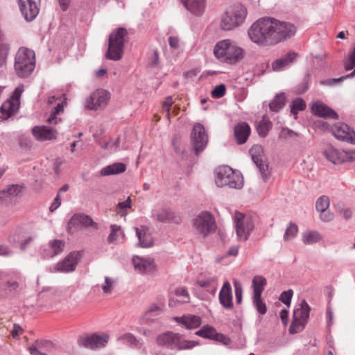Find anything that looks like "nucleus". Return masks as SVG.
I'll return each instance as SVG.
<instances>
[{
	"label": "nucleus",
	"mask_w": 355,
	"mask_h": 355,
	"mask_svg": "<svg viewBox=\"0 0 355 355\" xmlns=\"http://www.w3.org/2000/svg\"><path fill=\"white\" fill-rule=\"evenodd\" d=\"M354 76H355V68H354V70L352 73H349V74H347L346 76H341V77H340L338 78L331 79V80H329V82L331 84H335V83H340V82L343 81L345 79L351 78H353Z\"/></svg>",
	"instance_id": "58"
},
{
	"label": "nucleus",
	"mask_w": 355,
	"mask_h": 355,
	"mask_svg": "<svg viewBox=\"0 0 355 355\" xmlns=\"http://www.w3.org/2000/svg\"><path fill=\"white\" fill-rule=\"evenodd\" d=\"M110 98V93L103 89L93 92L86 100V107L89 110H98L107 105Z\"/></svg>",
	"instance_id": "13"
},
{
	"label": "nucleus",
	"mask_w": 355,
	"mask_h": 355,
	"mask_svg": "<svg viewBox=\"0 0 355 355\" xmlns=\"http://www.w3.org/2000/svg\"><path fill=\"white\" fill-rule=\"evenodd\" d=\"M175 293L177 296H180L183 297V302H189V292L185 287H178L175 290Z\"/></svg>",
	"instance_id": "53"
},
{
	"label": "nucleus",
	"mask_w": 355,
	"mask_h": 355,
	"mask_svg": "<svg viewBox=\"0 0 355 355\" xmlns=\"http://www.w3.org/2000/svg\"><path fill=\"white\" fill-rule=\"evenodd\" d=\"M24 188V184L8 185L4 189L0 191V200L8 201L13 198H19L22 196Z\"/></svg>",
	"instance_id": "23"
},
{
	"label": "nucleus",
	"mask_w": 355,
	"mask_h": 355,
	"mask_svg": "<svg viewBox=\"0 0 355 355\" xmlns=\"http://www.w3.org/2000/svg\"><path fill=\"white\" fill-rule=\"evenodd\" d=\"M126 170V166L125 164L121 162H116L112 164L108 165L105 167H103L101 171L100 174L101 176H107L112 175H116L121 173H123Z\"/></svg>",
	"instance_id": "33"
},
{
	"label": "nucleus",
	"mask_w": 355,
	"mask_h": 355,
	"mask_svg": "<svg viewBox=\"0 0 355 355\" xmlns=\"http://www.w3.org/2000/svg\"><path fill=\"white\" fill-rule=\"evenodd\" d=\"M64 110L63 105L62 103H58L53 109L51 115L47 119V121L50 123H57L58 121H60V119H58L56 117L57 114H59L60 113L62 112Z\"/></svg>",
	"instance_id": "48"
},
{
	"label": "nucleus",
	"mask_w": 355,
	"mask_h": 355,
	"mask_svg": "<svg viewBox=\"0 0 355 355\" xmlns=\"http://www.w3.org/2000/svg\"><path fill=\"white\" fill-rule=\"evenodd\" d=\"M331 131L337 139L355 144V132L347 124L335 123L331 126Z\"/></svg>",
	"instance_id": "15"
},
{
	"label": "nucleus",
	"mask_w": 355,
	"mask_h": 355,
	"mask_svg": "<svg viewBox=\"0 0 355 355\" xmlns=\"http://www.w3.org/2000/svg\"><path fill=\"white\" fill-rule=\"evenodd\" d=\"M131 208V200L130 198L128 197L127 200L123 202H121L117 205V213L121 216H126V209Z\"/></svg>",
	"instance_id": "49"
},
{
	"label": "nucleus",
	"mask_w": 355,
	"mask_h": 355,
	"mask_svg": "<svg viewBox=\"0 0 355 355\" xmlns=\"http://www.w3.org/2000/svg\"><path fill=\"white\" fill-rule=\"evenodd\" d=\"M252 159L259 168L263 181L266 182L270 176L268 166L263 159V150L259 145L253 146L250 150Z\"/></svg>",
	"instance_id": "14"
},
{
	"label": "nucleus",
	"mask_w": 355,
	"mask_h": 355,
	"mask_svg": "<svg viewBox=\"0 0 355 355\" xmlns=\"http://www.w3.org/2000/svg\"><path fill=\"white\" fill-rule=\"evenodd\" d=\"M297 225L294 223H290L284 235V240L288 241L289 239H293L297 235Z\"/></svg>",
	"instance_id": "44"
},
{
	"label": "nucleus",
	"mask_w": 355,
	"mask_h": 355,
	"mask_svg": "<svg viewBox=\"0 0 355 355\" xmlns=\"http://www.w3.org/2000/svg\"><path fill=\"white\" fill-rule=\"evenodd\" d=\"M306 108V103L302 98H297L293 100L291 104V112L297 115L299 111H302Z\"/></svg>",
	"instance_id": "43"
},
{
	"label": "nucleus",
	"mask_w": 355,
	"mask_h": 355,
	"mask_svg": "<svg viewBox=\"0 0 355 355\" xmlns=\"http://www.w3.org/2000/svg\"><path fill=\"white\" fill-rule=\"evenodd\" d=\"M321 239L320 234L316 231L306 232L302 234V241L306 245L317 243L320 241Z\"/></svg>",
	"instance_id": "40"
},
{
	"label": "nucleus",
	"mask_w": 355,
	"mask_h": 355,
	"mask_svg": "<svg viewBox=\"0 0 355 355\" xmlns=\"http://www.w3.org/2000/svg\"><path fill=\"white\" fill-rule=\"evenodd\" d=\"M272 128V123L269 120H261L257 127L259 135L261 137H266Z\"/></svg>",
	"instance_id": "41"
},
{
	"label": "nucleus",
	"mask_w": 355,
	"mask_h": 355,
	"mask_svg": "<svg viewBox=\"0 0 355 355\" xmlns=\"http://www.w3.org/2000/svg\"><path fill=\"white\" fill-rule=\"evenodd\" d=\"M114 280L110 277H105V284L102 285L103 291L105 293H110L112 289Z\"/></svg>",
	"instance_id": "55"
},
{
	"label": "nucleus",
	"mask_w": 355,
	"mask_h": 355,
	"mask_svg": "<svg viewBox=\"0 0 355 355\" xmlns=\"http://www.w3.org/2000/svg\"><path fill=\"white\" fill-rule=\"evenodd\" d=\"M297 58V53L289 51L280 58L274 60L271 63V68L274 71H281L288 68Z\"/></svg>",
	"instance_id": "21"
},
{
	"label": "nucleus",
	"mask_w": 355,
	"mask_h": 355,
	"mask_svg": "<svg viewBox=\"0 0 355 355\" xmlns=\"http://www.w3.org/2000/svg\"><path fill=\"white\" fill-rule=\"evenodd\" d=\"M234 219L237 237L240 240L245 241L254 229V223L251 217L236 211Z\"/></svg>",
	"instance_id": "11"
},
{
	"label": "nucleus",
	"mask_w": 355,
	"mask_h": 355,
	"mask_svg": "<svg viewBox=\"0 0 355 355\" xmlns=\"http://www.w3.org/2000/svg\"><path fill=\"white\" fill-rule=\"evenodd\" d=\"M219 302L226 309H232L233 308L232 287L227 281L225 282L220 291Z\"/></svg>",
	"instance_id": "29"
},
{
	"label": "nucleus",
	"mask_w": 355,
	"mask_h": 355,
	"mask_svg": "<svg viewBox=\"0 0 355 355\" xmlns=\"http://www.w3.org/2000/svg\"><path fill=\"white\" fill-rule=\"evenodd\" d=\"M355 67V46L349 58L344 62V68L345 71L352 70Z\"/></svg>",
	"instance_id": "50"
},
{
	"label": "nucleus",
	"mask_w": 355,
	"mask_h": 355,
	"mask_svg": "<svg viewBox=\"0 0 355 355\" xmlns=\"http://www.w3.org/2000/svg\"><path fill=\"white\" fill-rule=\"evenodd\" d=\"M32 133L38 141L51 140L56 137L57 131L46 125L35 126L32 129Z\"/></svg>",
	"instance_id": "26"
},
{
	"label": "nucleus",
	"mask_w": 355,
	"mask_h": 355,
	"mask_svg": "<svg viewBox=\"0 0 355 355\" xmlns=\"http://www.w3.org/2000/svg\"><path fill=\"white\" fill-rule=\"evenodd\" d=\"M214 53L217 58H224L228 64H236L244 58V50L229 39L221 40L214 46Z\"/></svg>",
	"instance_id": "2"
},
{
	"label": "nucleus",
	"mask_w": 355,
	"mask_h": 355,
	"mask_svg": "<svg viewBox=\"0 0 355 355\" xmlns=\"http://www.w3.org/2000/svg\"><path fill=\"white\" fill-rule=\"evenodd\" d=\"M293 295V291L289 289L286 291H283L279 297V300L285 305L289 306L291 302V298Z\"/></svg>",
	"instance_id": "51"
},
{
	"label": "nucleus",
	"mask_w": 355,
	"mask_h": 355,
	"mask_svg": "<svg viewBox=\"0 0 355 355\" xmlns=\"http://www.w3.org/2000/svg\"><path fill=\"white\" fill-rule=\"evenodd\" d=\"M252 283L254 296H261L262 292L267 284L266 279L263 276L256 275L253 277Z\"/></svg>",
	"instance_id": "38"
},
{
	"label": "nucleus",
	"mask_w": 355,
	"mask_h": 355,
	"mask_svg": "<svg viewBox=\"0 0 355 355\" xmlns=\"http://www.w3.org/2000/svg\"><path fill=\"white\" fill-rule=\"evenodd\" d=\"M253 304L259 314L264 315L266 313L267 307L261 296H253Z\"/></svg>",
	"instance_id": "46"
},
{
	"label": "nucleus",
	"mask_w": 355,
	"mask_h": 355,
	"mask_svg": "<svg viewBox=\"0 0 355 355\" xmlns=\"http://www.w3.org/2000/svg\"><path fill=\"white\" fill-rule=\"evenodd\" d=\"M136 235L139 240V245L141 248H149L153 244V240L149 229L146 226L135 227Z\"/></svg>",
	"instance_id": "31"
},
{
	"label": "nucleus",
	"mask_w": 355,
	"mask_h": 355,
	"mask_svg": "<svg viewBox=\"0 0 355 355\" xmlns=\"http://www.w3.org/2000/svg\"><path fill=\"white\" fill-rule=\"evenodd\" d=\"M247 15V9L242 4H236L230 7L221 16L220 28L230 31L240 26Z\"/></svg>",
	"instance_id": "6"
},
{
	"label": "nucleus",
	"mask_w": 355,
	"mask_h": 355,
	"mask_svg": "<svg viewBox=\"0 0 355 355\" xmlns=\"http://www.w3.org/2000/svg\"><path fill=\"white\" fill-rule=\"evenodd\" d=\"M251 129L246 122H239L234 128V136L237 144H245L249 138Z\"/></svg>",
	"instance_id": "25"
},
{
	"label": "nucleus",
	"mask_w": 355,
	"mask_h": 355,
	"mask_svg": "<svg viewBox=\"0 0 355 355\" xmlns=\"http://www.w3.org/2000/svg\"><path fill=\"white\" fill-rule=\"evenodd\" d=\"M295 33V26L290 22L264 17L254 22L248 34L252 42L268 46L276 45L293 37Z\"/></svg>",
	"instance_id": "1"
},
{
	"label": "nucleus",
	"mask_w": 355,
	"mask_h": 355,
	"mask_svg": "<svg viewBox=\"0 0 355 355\" xmlns=\"http://www.w3.org/2000/svg\"><path fill=\"white\" fill-rule=\"evenodd\" d=\"M340 213L346 220L351 218L352 215V211L349 209H342L340 211Z\"/></svg>",
	"instance_id": "63"
},
{
	"label": "nucleus",
	"mask_w": 355,
	"mask_h": 355,
	"mask_svg": "<svg viewBox=\"0 0 355 355\" xmlns=\"http://www.w3.org/2000/svg\"><path fill=\"white\" fill-rule=\"evenodd\" d=\"M310 306L304 300L293 311V320L289 327V333L297 334L302 331L309 317Z\"/></svg>",
	"instance_id": "10"
},
{
	"label": "nucleus",
	"mask_w": 355,
	"mask_h": 355,
	"mask_svg": "<svg viewBox=\"0 0 355 355\" xmlns=\"http://www.w3.org/2000/svg\"><path fill=\"white\" fill-rule=\"evenodd\" d=\"M175 320L189 329H196L201 324V318L199 316L193 315L175 318Z\"/></svg>",
	"instance_id": "32"
},
{
	"label": "nucleus",
	"mask_w": 355,
	"mask_h": 355,
	"mask_svg": "<svg viewBox=\"0 0 355 355\" xmlns=\"http://www.w3.org/2000/svg\"><path fill=\"white\" fill-rule=\"evenodd\" d=\"M226 89L223 84L217 85L211 92V96L214 98H219L225 94Z\"/></svg>",
	"instance_id": "52"
},
{
	"label": "nucleus",
	"mask_w": 355,
	"mask_h": 355,
	"mask_svg": "<svg viewBox=\"0 0 355 355\" xmlns=\"http://www.w3.org/2000/svg\"><path fill=\"white\" fill-rule=\"evenodd\" d=\"M23 329L17 324H15L13 329L12 331V336L14 338H18V336L22 333Z\"/></svg>",
	"instance_id": "62"
},
{
	"label": "nucleus",
	"mask_w": 355,
	"mask_h": 355,
	"mask_svg": "<svg viewBox=\"0 0 355 355\" xmlns=\"http://www.w3.org/2000/svg\"><path fill=\"white\" fill-rule=\"evenodd\" d=\"M12 254L11 250L7 247L4 245L0 246V255L1 256H9Z\"/></svg>",
	"instance_id": "64"
},
{
	"label": "nucleus",
	"mask_w": 355,
	"mask_h": 355,
	"mask_svg": "<svg viewBox=\"0 0 355 355\" xmlns=\"http://www.w3.org/2000/svg\"><path fill=\"white\" fill-rule=\"evenodd\" d=\"M234 291L236 303L240 304L242 302L243 290L241 285L234 280Z\"/></svg>",
	"instance_id": "54"
},
{
	"label": "nucleus",
	"mask_w": 355,
	"mask_h": 355,
	"mask_svg": "<svg viewBox=\"0 0 355 355\" xmlns=\"http://www.w3.org/2000/svg\"><path fill=\"white\" fill-rule=\"evenodd\" d=\"M286 97L284 93L277 94L269 104L270 110L272 112H278L285 105Z\"/></svg>",
	"instance_id": "39"
},
{
	"label": "nucleus",
	"mask_w": 355,
	"mask_h": 355,
	"mask_svg": "<svg viewBox=\"0 0 355 355\" xmlns=\"http://www.w3.org/2000/svg\"><path fill=\"white\" fill-rule=\"evenodd\" d=\"M157 220L162 222H171L173 221L175 223L180 222V218L178 216H175L174 213L168 209H162L157 214Z\"/></svg>",
	"instance_id": "37"
},
{
	"label": "nucleus",
	"mask_w": 355,
	"mask_h": 355,
	"mask_svg": "<svg viewBox=\"0 0 355 355\" xmlns=\"http://www.w3.org/2000/svg\"><path fill=\"white\" fill-rule=\"evenodd\" d=\"M119 340L128 345L132 346V347H136L138 345L139 342L135 338V336L130 333L125 334L124 335L121 336Z\"/></svg>",
	"instance_id": "45"
},
{
	"label": "nucleus",
	"mask_w": 355,
	"mask_h": 355,
	"mask_svg": "<svg viewBox=\"0 0 355 355\" xmlns=\"http://www.w3.org/2000/svg\"><path fill=\"white\" fill-rule=\"evenodd\" d=\"M61 205V199L60 197L59 193L57 194L54 200L51 205L49 207V210L51 212H53L55 209H57Z\"/></svg>",
	"instance_id": "60"
},
{
	"label": "nucleus",
	"mask_w": 355,
	"mask_h": 355,
	"mask_svg": "<svg viewBox=\"0 0 355 355\" xmlns=\"http://www.w3.org/2000/svg\"><path fill=\"white\" fill-rule=\"evenodd\" d=\"M40 1V0H17L19 10L26 21H33L38 15V3Z\"/></svg>",
	"instance_id": "16"
},
{
	"label": "nucleus",
	"mask_w": 355,
	"mask_h": 355,
	"mask_svg": "<svg viewBox=\"0 0 355 355\" xmlns=\"http://www.w3.org/2000/svg\"><path fill=\"white\" fill-rule=\"evenodd\" d=\"M53 349V344L49 340H37L28 347L32 355H47Z\"/></svg>",
	"instance_id": "28"
},
{
	"label": "nucleus",
	"mask_w": 355,
	"mask_h": 355,
	"mask_svg": "<svg viewBox=\"0 0 355 355\" xmlns=\"http://www.w3.org/2000/svg\"><path fill=\"white\" fill-rule=\"evenodd\" d=\"M161 309L156 304L151 305L140 319L142 324H148L155 320V318L160 313Z\"/></svg>",
	"instance_id": "34"
},
{
	"label": "nucleus",
	"mask_w": 355,
	"mask_h": 355,
	"mask_svg": "<svg viewBox=\"0 0 355 355\" xmlns=\"http://www.w3.org/2000/svg\"><path fill=\"white\" fill-rule=\"evenodd\" d=\"M320 218L324 222H329L333 219L334 215L328 210L325 209L324 211H320Z\"/></svg>",
	"instance_id": "59"
},
{
	"label": "nucleus",
	"mask_w": 355,
	"mask_h": 355,
	"mask_svg": "<svg viewBox=\"0 0 355 355\" xmlns=\"http://www.w3.org/2000/svg\"><path fill=\"white\" fill-rule=\"evenodd\" d=\"M65 243L62 240L54 239L49 241L48 248L42 250V255L45 259L53 258L61 254L64 249Z\"/></svg>",
	"instance_id": "24"
},
{
	"label": "nucleus",
	"mask_w": 355,
	"mask_h": 355,
	"mask_svg": "<svg viewBox=\"0 0 355 355\" xmlns=\"http://www.w3.org/2000/svg\"><path fill=\"white\" fill-rule=\"evenodd\" d=\"M108 338V336L107 335L99 336L97 334H93L90 336L80 339L78 343L80 345L85 347L95 349L104 347L107 343Z\"/></svg>",
	"instance_id": "20"
},
{
	"label": "nucleus",
	"mask_w": 355,
	"mask_h": 355,
	"mask_svg": "<svg viewBox=\"0 0 355 355\" xmlns=\"http://www.w3.org/2000/svg\"><path fill=\"white\" fill-rule=\"evenodd\" d=\"M80 253L72 252L69 253L62 261L55 266V270L60 272H70L75 270L80 260Z\"/></svg>",
	"instance_id": "17"
},
{
	"label": "nucleus",
	"mask_w": 355,
	"mask_h": 355,
	"mask_svg": "<svg viewBox=\"0 0 355 355\" xmlns=\"http://www.w3.org/2000/svg\"><path fill=\"white\" fill-rule=\"evenodd\" d=\"M329 207V199L326 196L320 197L315 203V208L318 212L328 209Z\"/></svg>",
	"instance_id": "47"
},
{
	"label": "nucleus",
	"mask_w": 355,
	"mask_h": 355,
	"mask_svg": "<svg viewBox=\"0 0 355 355\" xmlns=\"http://www.w3.org/2000/svg\"><path fill=\"white\" fill-rule=\"evenodd\" d=\"M168 44L170 46L175 50L178 49L180 47V41L177 37H170L168 38Z\"/></svg>",
	"instance_id": "61"
},
{
	"label": "nucleus",
	"mask_w": 355,
	"mask_h": 355,
	"mask_svg": "<svg viewBox=\"0 0 355 355\" xmlns=\"http://www.w3.org/2000/svg\"><path fill=\"white\" fill-rule=\"evenodd\" d=\"M96 225L92 218L87 215L77 214H74L69 220L67 228L69 231H72L78 227H87Z\"/></svg>",
	"instance_id": "22"
},
{
	"label": "nucleus",
	"mask_w": 355,
	"mask_h": 355,
	"mask_svg": "<svg viewBox=\"0 0 355 355\" xmlns=\"http://www.w3.org/2000/svg\"><path fill=\"white\" fill-rule=\"evenodd\" d=\"M24 92L23 86H19L15 88V91L13 92L11 101H15V102L19 103V99L21 96V94Z\"/></svg>",
	"instance_id": "57"
},
{
	"label": "nucleus",
	"mask_w": 355,
	"mask_h": 355,
	"mask_svg": "<svg viewBox=\"0 0 355 355\" xmlns=\"http://www.w3.org/2000/svg\"><path fill=\"white\" fill-rule=\"evenodd\" d=\"M188 11L196 16H201L205 10V0H180Z\"/></svg>",
	"instance_id": "30"
},
{
	"label": "nucleus",
	"mask_w": 355,
	"mask_h": 355,
	"mask_svg": "<svg viewBox=\"0 0 355 355\" xmlns=\"http://www.w3.org/2000/svg\"><path fill=\"white\" fill-rule=\"evenodd\" d=\"M311 110L315 115L320 117L331 118L334 119L338 118V114L334 110L320 101L313 103Z\"/></svg>",
	"instance_id": "27"
},
{
	"label": "nucleus",
	"mask_w": 355,
	"mask_h": 355,
	"mask_svg": "<svg viewBox=\"0 0 355 355\" xmlns=\"http://www.w3.org/2000/svg\"><path fill=\"white\" fill-rule=\"evenodd\" d=\"M322 153L329 162L334 164L355 161V150H338L329 144L324 146Z\"/></svg>",
	"instance_id": "8"
},
{
	"label": "nucleus",
	"mask_w": 355,
	"mask_h": 355,
	"mask_svg": "<svg viewBox=\"0 0 355 355\" xmlns=\"http://www.w3.org/2000/svg\"><path fill=\"white\" fill-rule=\"evenodd\" d=\"M215 182L218 187L228 186L232 189H241L243 187V180L239 173L228 166L216 169Z\"/></svg>",
	"instance_id": "7"
},
{
	"label": "nucleus",
	"mask_w": 355,
	"mask_h": 355,
	"mask_svg": "<svg viewBox=\"0 0 355 355\" xmlns=\"http://www.w3.org/2000/svg\"><path fill=\"white\" fill-rule=\"evenodd\" d=\"M195 233L205 238L215 231L216 224L214 216L208 211H202L193 220Z\"/></svg>",
	"instance_id": "9"
},
{
	"label": "nucleus",
	"mask_w": 355,
	"mask_h": 355,
	"mask_svg": "<svg viewBox=\"0 0 355 355\" xmlns=\"http://www.w3.org/2000/svg\"><path fill=\"white\" fill-rule=\"evenodd\" d=\"M196 335L204 338H209L221 343L225 345L230 343V339L225 335L218 333L216 330L209 325L203 326L196 332Z\"/></svg>",
	"instance_id": "18"
},
{
	"label": "nucleus",
	"mask_w": 355,
	"mask_h": 355,
	"mask_svg": "<svg viewBox=\"0 0 355 355\" xmlns=\"http://www.w3.org/2000/svg\"><path fill=\"white\" fill-rule=\"evenodd\" d=\"M135 269L141 274H147L153 272L155 268L154 259L135 256L132 259Z\"/></svg>",
	"instance_id": "19"
},
{
	"label": "nucleus",
	"mask_w": 355,
	"mask_h": 355,
	"mask_svg": "<svg viewBox=\"0 0 355 355\" xmlns=\"http://www.w3.org/2000/svg\"><path fill=\"white\" fill-rule=\"evenodd\" d=\"M197 284L202 288L210 290V292L214 294L217 290L218 277L216 276L206 277L198 279Z\"/></svg>",
	"instance_id": "36"
},
{
	"label": "nucleus",
	"mask_w": 355,
	"mask_h": 355,
	"mask_svg": "<svg viewBox=\"0 0 355 355\" xmlns=\"http://www.w3.org/2000/svg\"><path fill=\"white\" fill-rule=\"evenodd\" d=\"M127 35V30L124 28H118L110 33L108 49L105 53V58L107 60L118 61L122 58L125 42V37Z\"/></svg>",
	"instance_id": "4"
},
{
	"label": "nucleus",
	"mask_w": 355,
	"mask_h": 355,
	"mask_svg": "<svg viewBox=\"0 0 355 355\" xmlns=\"http://www.w3.org/2000/svg\"><path fill=\"white\" fill-rule=\"evenodd\" d=\"M111 232L108 236L107 241L109 243H116V240L119 234L124 236L123 232L121 230V227L116 225H112L111 227Z\"/></svg>",
	"instance_id": "42"
},
{
	"label": "nucleus",
	"mask_w": 355,
	"mask_h": 355,
	"mask_svg": "<svg viewBox=\"0 0 355 355\" xmlns=\"http://www.w3.org/2000/svg\"><path fill=\"white\" fill-rule=\"evenodd\" d=\"M19 103L15 102V101L7 100L0 107V111L2 114V117L8 119L19 108Z\"/></svg>",
	"instance_id": "35"
},
{
	"label": "nucleus",
	"mask_w": 355,
	"mask_h": 355,
	"mask_svg": "<svg viewBox=\"0 0 355 355\" xmlns=\"http://www.w3.org/2000/svg\"><path fill=\"white\" fill-rule=\"evenodd\" d=\"M157 343L161 347L178 351L190 349L198 345V342L184 340L180 334L171 331L158 336Z\"/></svg>",
	"instance_id": "5"
},
{
	"label": "nucleus",
	"mask_w": 355,
	"mask_h": 355,
	"mask_svg": "<svg viewBox=\"0 0 355 355\" xmlns=\"http://www.w3.org/2000/svg\"><path fill=\"white\" fill-rule=\"evenodd\" d=\"M191 138L194 151L198 155L204 150L208 143V135L202 124L197 123L193 126Z\"/></svg>",
	"instance_id": "12"
},
{
	"label": "nucleus",
	"mask_w": 355,
	"mask_h": 355,
	"mask_svg": "<svg viewBox=\"0 0 355 355\" xmlns=\"http://www.w3.org/2000/svg\"><path fill=\"white\" fill-rule=\"evenodd\" d=\"M14 67L18 76H30L35 67V52L26 47L19 48L15 55Z\"/></svg>",
	"instance_id": "3"
},
{
	"label": "nucleus",
	"mask_w": 355,
	"mask_h": 355,
	"mask_svg": "<svg viewBox=\"0 0 355 355\" xmlns=\"http://www.w3.org/2000/svg\"><path fill=\"white\" fill-rule=\"evenodd\" d=\"M173 104V101L171 96H167L163 103L162 108L166 112V116L168 119L170 117V109Z\"/></svg>",
	"instance_id": "56"
}]
</instances>
